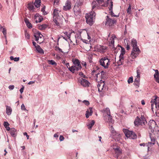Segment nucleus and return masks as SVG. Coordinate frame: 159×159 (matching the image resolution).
<instances>
[{"label":"nucleus","mask_w":159,"mask_h":159,"mask_svg":"<svg viewBox=\"0 0 159 159\" xmlns=\"http://www.w3.org/2000/svg\"><path fill=\"white\" fill-rule=\"evenodd\" d=\"M34 36L35 37V40L37 41H38V43L40 44L43 42V41L41 42H39L38 41L39 39H42V37L43 36V35L40 33V32L38 31L36 32L35 33H34Z\"/></svg>","instance_id":"nucleus-14"},{"label":"nucleus","mask_w":159,"mask_h":159,"mask_svg":"<svg viewBox=\"0 0 159 159\" xmlns=\"http://www.w3.org/2000/svg\"><path fill=\"white\" fill-rule=\"evenodd\" d=\"M34 19L36 23H37L41 22L43 20V18L39 14H36L34 16Z\"/></svg>","instance_id":"nucleus-19"},{"label":"nucleus","mask_w":159,"mask_h":159,"mask_svg":"<svg viewBox=\"0 0 159 159\" xmlns=\"http://www.w3.org/2000/svg\"><path fill=\"white\" fill-rule=\"evenodd\" d=\"M8 88L10 90H13L14 88V86L13 85H11L9 86Z\"/></svg>","instance_id":"nucleus-54"},{"label":"nucleus","mask_w":159,"mask_h":159,"mask_svg":"<svg viewBox=\"0 0 159 159\" xmlns=\"http://www.w3.org/2000/svg\"><path fill=\"white\" fill-rule=\"evenodd\" d=\"M2 32L5 39L6 43L7 44V30L5 28H3Z\"/></svg>","instance_id":"nucleus-34"},{"label":"nucleus","mask_w":159,"mask_h":159,"mask_svg":"<svg viewBox=\"0 0 159 159\" xmlns=\"http://www.w3.org/2000/svg\"><path fill=\"white\" fill-rule=\"evenodd\" d=\"M131 6L129 4V7L127 10V13L129 14H131L132 13L131 12Z\"/></svg>","instance_id":"nucleus-43"},{"label":"nucleus","mask_w":159,"mask_h":159,"mask_svg":"<svg viewBox=\"0 0 159 159\" xmlns=\"http://www.w3.org/2000/svg\"><path fill=\"white\" fill-rule=\"evenodd\" d=\"M151 142H148V143H140L139 144V145L140 146H146V147H147V148H148V150H149V144H152V145H153L152 144H151L150 143Z\"/></svg>","instance_id":"nucleus-37"},{"label":"nucleus","mask_w":159,"mask_h":159,"mask_svg":"<svg viewBox=\"0 0 159 159\" xmlns=\"http://www.w3.org/2000/svg\"><path fill=\"white\" fill-rule=\"evenodd\" d=\"M131 43L133 48V49L136 48L137 49V48H139L137 47V41L135 39H133L131 40Z\"/></svg>","instance_id":"nucleus-23"},{"label":"nucleus","mask_w":159,"mask_h":159,"mask_svg":"<svg viewBox=\"0 0 159 159\" xmlns=\"http://www.w3.org/2000/svg\"><path fill=\"white\" fill-rule=\"evenodd\" d=\"M59 19H53V20L54 23H55V24H56V25L58 26V28H60L61 26L60 25V24L59 22Z\"/></svg>","instance_id":"nucleus-36"},{"label":"nucleus","mask_w":159,"mask_h":159,"mask_svg":"<svg viewBox=\"0 0 159 159\" xmlns=\"http://www.w3.org/2000/svg\"><path fill=\"white\" fill-rule=\"evenodd\" d=\"M35 80H34V81H30L28 83V84L29 85L32 84H34L35 83Z\"/></svg>","instance_id":"nucleus-59"},{"label":"nucleus","mask_w":159,"mask_h":159,"mask_svg":"<svg viewBox=\"0 0 159 159\" xmlns=\"http://www.w3.org/2000/svg\"><path fill=\"white\" fill-rule=\"evenodd\" d=\"M103 117L104 119L106 122L109 123H112L113 122V121L111 114L105 115V116H103Z\"/></svg>","instance_id":"nucleus-13"},{"label":"nucleus","mask_w":159,"mask_h":159,"mask_svg":"<svg viewBox=\"0 0 159 159\" xmlns=\"http://www.w3.org/2000/svg\"><path fill=\"white\" fill-rule=\"evenodd\" d=\"M153 97L154 98L151 101V102L154 103L155 105L156 102H158V101H159V99H157V98H159L157 96H155Z\"/></svg>","instance_id":"nucleus-32"},{"label":"nucleus","mask_w":159,"mask_h":159,"mask_svg":"<svg viewBox=\"0 0 159 159\" xmlns=\"http://www.w3.org/2000/svg\"><path fill=\"white\" fill-rule=\"evenodd\" d=\"M83 102L86 105L88 106L89 104V102L86 100H84L83 101Z\"/></svg>","instance_id":"nucleus-52"},{"label":"nucleus","mask_w":159,"mask_h":159,"mask_svg":"<svg viewBox=\"0 0 159 159\" xmlns=\"http://www.w3.org/2000/svg\"><path fill=\"white\" fill-rule=\"evenodd\" d=\"M59 2V1L58 0H54V5H57Z\"/></svg>","instance_id":"nucleus-58"},{"label":"nucleus","mask_w":159,"mask_h":159,"mask_svg":"<svg viewBox=\"0 0 159 159\" xmlns=\"http://www.w3.org/2000/svg\"><path fill=\"white\" fill-rule=\"evenodd\" d=\"M121 53H120V56H122L124 57V55L125 53V49L121 47V49L120 50Z\"/></svg>","instance_id":"nucleus-41"},{"label":"nucleus","mask_w":159,"mask_h":159,"mask_svg":"<svg viewBox=\"0 0 159 159\" xmlns=\"http://www.w3.org/2000/svg\"><path fill=\"white\" fill-rule=\"evenodd\" d=\"M106 49V47L103 46L99 45L97 47L98 50L99 52H103Z\"/></svg>","instance_id":"nucleus-26"},{"label":"nucleus","mask_w":159,"mask_h":159,"mask_svg":"<svg viewBox=\"0 0 159 159\" xmlns=\"http://www.w3.org/2000/svg\"><path fill=\"white\" fill-rule=\"evenodd\" d=\"M45 7H44L41 9V11L43 12V14L44 15H46L47 14L46 11H45Z\"/></svg>","instance_id":"nucleus-47"},{"label":"nucleus","mask_w":159,"mask_h":159,"mask_svg":"<svg viewBox=\"0 0 159 159\" xmlns=\"http://www.w3.org/2000/svg\"><path fill=\"white\" fill-rule=\"evenodd\" d=\"M95 16L96 14L93 11L89 13H87L85 16L87 23L92 25L94 22Z\"/></svg>","instance_id":"nucleus-2"},{"label":"nucleus","mask_w":159,"mask_h":159,"mask_svg":"<svg viewBox=\"0 0 159 159\" xmlns=\"http://www.w3.org/2000/svg\"><path fill=\"white\" fill-rule=\"evenodd\" d=\"M24 21L28 28L30 29L32 28V25L29 22V20L27 19H25L24 20Z\"/></svg>","instance_id":"nucleus-27"},{"label":"nucleus","mask_w":159,"mask_h":159,"mask_svg":"<svg viewBox=\"0 0 159 159\" xmlns=\"http://www.w3.org/2000/svg\"><path fill=\"white\" fill-rule=\"evenodd\" d=\"M95 121L94 120H92L90 123H88L87 126L88 127V129H91Z\"/></svg>","instance_id":"nucleus-29"},{"label":"nucleus","mask_w":159,"mask_h":159,"mask_svg":"<svg viewBox=\"0 0 159 159\" xmlns=\"http://www.w3.org/2000/svg\"><path fill=\"white\" fill-rule=\"evenodd\" d=\"M105 0H96L94 1L92 3V10H93L95 8H98L100 6L105 7L107 4L105 2Z\"/></svg>","instance_id":"nucleus-3"},{"label":"nucleus","mask_w":159,"mask_h":159,"mask_svg":"<svg viewBox=\"0 0 159 159\" xmlns=\"http://www.w3.org/2000/svg\"><path fill=\"white\" fill-rule=\"evenodd\" d=\"M72 62L74 65L81 66L79 61L77 59H73Z\"/></svg>","instance_id":"nucleus-33"},{"label":"nucleus","mask_w":159,"mask_h":159,"mask_svg":"<svg viewBox=\"0 0 159 159\" xmlns=\"http://www.w3.org/2000/svg\"><path fill=\"white\" fill-rule=\"evenodd\" d=\"M102 111L103 113V116H105V115H110L111 114L110 110L108 108H107L105 109H103Z\"/></svg>","instance_id":"nucleus-24"},{"label":"nucleus","mask_w":159,"mask_h":159,"mask_svg":"<svg viewBox=\"0 0 159 159\" xmlns=\"http://www.w3.org/2000/svg\"><path fill=\"white\" fill-rule=\"evenodd\" d=\"M71 8V2L69 0H67L65 5L63 7V10L65 11L69 10Z\"/></svg>","instance_id":"nucleus-17"},{"label":"nucleus","mask_w":159,"mask_h":159,"mask_svg":"<svg viewBox=\"0 0 159 159\" xmlns=\"http://www.w3.org/2000/svg\"><path fill=\"white\" fill-rule=\"evenodd\" d=\"M111 147L113 149L114 152L116 154V157L117 158L121 153V151L120 150L119 147L116 145V144L115 145H113L111 146Z\"/></svg>","instance_id":"nucleus-10"},{"label":"nucleus","mask_w":159,"mask_h":159,"mask_svg":"<svg viewBox=\"0 0 159 159\" xmlns=\"http://www.w3.org/2000/svg\"><path fill=\"white\" fill-rule=\"evenodd\" d=\"M128 82L129 84L133 82V78L132 77H130L128 80Z\"/></svg>","instance_id":"nucleus-48"},{"label":"nucleus","mask_w":159,"mask_h":159,"mask_svg":"<svg viewBox=\"0 0 159 159\" xmlns=\"http://www.w3.org/2000/svg\"><path fill=\"white\" fill-rule=\"evenodd\" d=\"M3 125L6 128L9 126V124L7 122H4L3 123Z\"/></svg>","instance_id":"nucleus-49"},{"label":"nucleus","mask_w":159,"mask_h":159,"mask_svg":"<svg viewBox=\"0 0 159 159\" xmlns=\"http://www.w3.org/2000/svg\"><path fill=\"white\" fill-rule=\"evenodd\" d=\"M106 19V25L109 26H111L112 25L115 23L116 20L115 19H112L109 18L108 16H107Z\"/></svg>","instance_id":"nucleus-12"},{"label":"nucleus","mask_w":159,"mask_h":159,"mask_svg":"<svg viewBox=\"0 0 159 159\" xmlns=\"http://www.w3.org/2000/svg\"><path fill=\"white\" fill-rule=\"evenodd\" d=\"M36 49L40 53H44V51L39 45H37Z\"/></svg>","instance_id":"nucleus-35"},{"label":"nucleus","mask_w":159,"mask_h":159,"mask_svg":"<svg viewBox=\"0 0 159 159\" xmlns=\"http://www.w3.org/2000/svg\"><path fill=\"white\" fill-rule=\"evenodd\" d=\"M25 36L26 39H30V34L26 31L25 32Z\"/></svg>","instance_id":"nucleus-45"},{"label":"nucleus","mask_w":159,"mask_h":159,"mask_svg":"<svg viewBox=\"0 0 159 159\" xmlns=\"http://www.w3.org/2000/svg\"><path fill=\"white\" fill-rule=\"evenodd\" d=\"M99 63L100 65L106 69L108 68L110 64L109 60L106 57L102 58L100 60Z\"/></svg>","instance_id":"nucleus-6"},{"label":"nucleus","mask_w":159,"mask_h":159,"mask_svg":"<svg viewBox=\"0 0 159 159\" xmlns=\"http://www.w3.org/2000/svg\"><path fill=\"white\" fill-rule=\"evenodd\" d=\"M110 129L112 135L116 138L117 140H118L121 137V135L120 133L118 131H116L112 125L110 126Z\"/></svg>","instance_id":"nucleus-8"},{"label":"nucleus","mask_w":159,"mask_h":159,"mask_svg":"<svg viewBox=\"0 0 159 159\" xmlns=\"http://www.w3.org/2000/svg\"><path fill=\"white\" fill-rule=\"evenodd\" d=\"M140 52V51L139 48H137V49L136 48L133 49L130 56L133 59H135L139 54Z\"/></svg>","instance_id":"nucleus-9"},{"label":"nucleus","mask_w":159,"mask_h":159,"mask_svg":"<svg viewBox=\"0 0 159 159\" xmlns=\"http://www.w3.org/2000/svg\"><path fill=\"white\" fill-rule=\"evenodd\" d=\"M60 12L57 9H55L53 11V19H59V12Z\"/></svg>","instance_id":"nucleus-18"},{"label":"nucleus","mask_w":159,"mask_h":159,"mask_svg":"<svg viewBox=\"0 0 159 159\" xmlns=\"http://www.w3.org/2000/svg\"><path fill=\"white\" fill-rule=\"evenodd\" d=\"M28 8L30 10H33L34 8V6L32 4L29 3L28 4Z\"/></svg>","instance_id":"nucleus-39"},{"label":"nucleus","mask_w":159,"mask_h":159,"mask_svg":"<svg viewBox=\"0 0 159 159\" xmlns=\"http://www.w3.org/2000/svg\"><path fill=\"white\" fill-rule=\"evenodd\" d=\"M152 103V104L151 105V109L152 110V111H153V107L154 105H155V104L154 103Z\"/></svg>","instance_id":"nucleus-63"},{"label":"nucleus","mask_w":159,"mask_h":159,"mask_svg":"<svg viewBox=\"0 0 159 159\" xmlns=\"http://www.w3.org/2000/svg\"><path fill=\"white\" fill-rule=\"evenodd\" d=\"M10 132L12 136L15 137L16 136L17 132L16 130L14 128H11L10 130Z\"/></svg>","instance_id":"nucleus-28"},{"label":"nucleus","mask_w":159,"mask_h":159,"mask_svg":"<svg viewBox=\"0 0 159 159\" xmlns=\"http://www.w3.org/2000/svg\"><path fill=\"white\" fill-rule=\"evenodd\" d=\"M127 63L128 64V65H130L132 64V63L130 61H129V60H128L127 61Z\"/></svg>","instance_id":"nucleus-61"},{"label":"nucleus","mask_w":159,"mask_h":159,"mask_svg":"<svg viewBox=\"0 0 159 159\" xmlns=\"http://www.w3.org/2000/svg\"><path fill=\"white\" fill-rule=\"evenodd\" d=\"M113 2L112 1H111L110 4L109 6V13H110V15L112 16H114L116 17H118L119 15H115L113 11Z\"/></svg>","instance_id":"nucleus-15"},{"label":"nucleus","mask_w":159,"mask_h":159,"mask_svg":"<svg viewBox=\"0 0 159 159\" xmlns=\"http://www.w3.org/2000/svg\"><path fill=\"white\" fill-rule=\"evenodd\" d=\"M95 75H96V78H97V79H96V80H98V79H97V78H98V76L99 75H100V74L99 73H97V74H95Z\"/></svg>","instance_id":"nucleus-64"},{"label":"nucleus","mask_w":159,"mask_h":159,"mask_svg":"<svg viewBox=\"0 0 159 159\" xmlns=\"http://www.w3.org/2000/svg\"><path fill=\"white\" fill-rule=\"evenodd\" d=\"M137 75L136 77H140V72L139 70H137Z\"/></svg>","instance_id":"nucleus-57"},{"label":"nucleus","mask_w":159,"mask_h":159,"mask_svg":"<svg viewBox=\"0 0 159 159\" xmlns=\"http://www.w3.org/2000/svg\"><path fill=\"white\" fill-rule=\"evenodd\" d=\"M149 137L151 139V144H154L156 141V134L159 131L158 129V126L156 122L153 120H150L148 124Z\"/></svg>","instance_id":"nucleus-1"},{"label":"nucleus","mask_w":159,"mask_h":159,"mask_svg":"<svg viewBox=\"0 0 159 159\" xmlns=\"http://www.w3.org/2000/svg\"><path fill=\"white\" fill-rule=\"evenodd\" d=\"M153 70L155 72L154 75V77L155 81L159 84V72L157 70L153 69Z\"/></svg>","instance_id":"nucleus-20"},{"label":"nucleus","mask_w":159,"mask_h":159,"mask_svg":"<svg viewBox=\"0 0 159 159\" xmlns=\"http://www.w3.org/2000/svg\"><path fill=\"white\" fill-rule=\"evenodd\" d=\"M12 112V109L11 107L8 106H7L6 113L8 115H10L11 114Z\"/></svg>","instance_id":"nucleus-30"},{"label":"nucleus","mask_w":159,"mask_h":159,"mask_svg":"<svg viewBox=\"0 0 159 159\" xmlns=\"http://www.w3.org/2000/svg\"><path fill=\"white\" fill-rule=\"evenodd\" d=\"M10 59L11 60H14L15 61H19V57H15L14 58L13 56H11Z\"/></svg>","instance_id":"nucleus-42"},{"label":"nucleus","mask_w":159,"mask_h":159,"mask_svg":"<svg viewBox=\"0 0 159 159\" xmlns=\"http://www.w3.org/2000/svg\"><path fill=\"white\" fill-rule=\"evenodd\" d=\"M104 81L101 82L98 84L97 86L99 92H101L102 90H105L106 88H104Z\"/></svg>","instance_id":"nucleus-16"},{"label":"nucleus","mask_w":159,"mask_h":159,"mask_svg":"<svg viewBox=\"0 0 159 159\" xmlns=\"http://www.w3.org/2000/svg\"><path fill=\"white\" fill-rule=\"evenodd\" d=\"M63 33L66 36H67V37L68 39H70L71 34L70 33V34H68V33L66 31V32H64Z\"/></svg>","instance_id":"nucleus-44"},{"label":"nucleus","mask_w":159,"mask_h":159,"mask_svg":"<svg viewBox=\"0 0 159 159\" xmlns=\"http://www.w3.org/2000/svg\"><path fill=\"white\" fill-rule=\"evenodd\" d=\"M66 66L67 68L69 69V68L70 66V64L69 63H66Z\"/></svg>","instance_id":"nucleus-62"},{"label":"nucleus","mask_w":159,"mask_h":159,"mask_svg":"<svg viewBox=\"0 0 159 159\" xmlns=\"http://www.w3.org/2000/svg\"><path fill=\"white\" fill-rule=\"evenodd\" d=\"M116 38V37L115 35H112L111 37V38L110 40L108 41L109 45L110 46H112L114 45V39Z\"/></svg>","instance_id":"nucleus-21"},{"label":"nucleus","mask_w":159,"mask_h":159,"mask_svg":"<svg viewBox=\"0 0 159 159\" xmlns=\"http://www.w3.org/2000/svg\"><path fill=\"white\" fill-rule=\"evenodd\" d=\"M64 139V138L62 135H60L59 137V140L60 141H62Z\"/></svg>","instance_id":"nucleus-55"},{"label":"nucleus","mask_w":159,"mask_h":159,"mask_svg":"<svg viewBox=\"0 0 159 159\" xmlns=\"http://www.w3.org/2000/svg\"><path fill=\"white\" fill-rule=\"evenodd\" d=\"M92 108L91 107H90L86 111V113L85 114L86 117L88 118L89 117V116H91L93 114Z\"/></svg>","instance_id":"nucleus-22"},{"label":"nucleus","mask_w":159,"mask_h":159,"mask_svg":"<svg viewBox=\"0 0 159 159\" xmlns=\"http://www.w3.org/2000/svg\"><path fill=\"white\" fill-rule=\"evenodd\" d=\"M47 27V25L46 24H43L39 26V28L41 30H43L45 29Z\"/></svg>","instance_id":"nucleus-40"},{"label":"nucleus","mask_w":159,"mask_h":159,"mask_svg":"<svg viewBox=\"0 0 159 159\" xmlns=\"http://www.w3.org/2000/svg\"><path fill=\"white\" fill-rule=\"evenodd\" d=\"M82 68L81 66L74 65L71 67H69V70L72 73H74L75 71L80 70Z\"/></svg>","instance_id":"nucleus-11"},{"label":"nucleus","mask_w":159,"mask_h":159,"mask_svg":"<svg viewBox=\"0 0 159 159\" xmlns=\"http://www.w3.org/2000/svg\"><path fill=\"white\" fill-rule=\"evenodd\" d=\"M33 45L34 46L35 48H36V47H37V45H38L35 42H33Z\"/></svg>","instance_id":"nucleus-60"},{"label":"nucleus","mask_w":159,"mask_h":159,"mask_svg":"<svg viewBox=\"0 0 159 159\" xmlns=\"http://www.w3.org/2000/svg\"><path fill=\"white\" fill-rule=\"evenodd\" d=\"M139 78V77L136 76V78L135 79L134 82H136L137 83H139L140 81Z\"/></svg>","instance_id":"nucleus-50"},{"label":"nucleus","mask_w":159,"mask_h":159,"mask_svg":"<svg viewBox=\"0 0 159 159\" xmlns=\"http://www.w3.org/2000/svg\"><path fill=\"white\" fill-rule=\"evenodd\" d=\"M78 82L84 87H89L90 84V83L88 81L83 78H79L78 80Z\"/></svg>","instance_id":"nucleus-7"},{"label":"nucleus","mask_w":159,"mask_h":159,"mask_svg":"<svg viewBox=\"0 0 159 159\" xmlns=\"http://www.w3.org/2000/svg\"><path fill=\"white\" fill-rule=\"evenodd\" d=\"M24 89V87L23 86L20 89V91L21 93H22L23 92Z\"/></svg>","instance_id":"nucleus-56"},{"label":"nucleus","mask_w":159,"mask_h":159,"mask_svg":"<svg viewBox=\"0 0 159 159\" xmlns=\"http://www.w3.org/2000/svg\"><path fill=\"white\" fill-rule=\"evenodd\" d=\"M41 3V1L40 0H35L34 5L36 7L38 8L40 6Z\"/></svg>","instance_id":"nucleus-31"},{"label":"nucleus","mask_w":159,"mask_h":159,"mask_svg":"<svg viewBox=\"0 0 159 159\" xmlns=\"http://www.w3.org/2000/svg\"><path fill=\"white\" fill-rule=\"evenodd\" d=\"M124 57L122 56H119V60L117 62L118 66H120L122 65L124 62Z\"/></svg>","instance_id":"nucleus-25"},{"label":"nucleus","mask_w":159,"mask_h":159,"mask_svg":"<svg viewBox=\"0 0 159 159\" xmlns=\"http://www.w3.org/2000/svg\"><path fill=\"white\" fill-rule=\"evenodd\" d=\"M123 131L126 136L130 139H135L137 138V135L133 131H129L127 129H123Z\"/></svg>","instance_id":"nucleus-5"},{"label":"nucleus","mask_w":159,"mask_h":159,"mask_svg":"<svg viewBox=\"0 0 159 159\" xmlns=\"http://www.w3.org/2000/svg\"><path fill=\"white\" fill-rule=\"evenodd\" d=\"M48 62L49 64L56 66L57 65V63L52 60H48Z\"/></svg>","instance_id":"nucleus-38"},{"label":"nucleus","mask_w":159,"mask_h":159,"mask_svg":"<svg viewBox=\"0 0 159 159\" xmlns=\"http://www.w3.org/2000/svg\"><path fill=\"white\" fill-rule=\"evenodd\" d=\"M134 124L135 125H145L147 123L145 117L143 116H141V117L139 118L138 116H137L134 122Z\"/></svg>","instance_id":"nucleus-4"},{"label":"nucleus","mask_w":159,"mask_h":159,"mask_svg":"<svg viewBox=\"0 0 159 159\" xmlns=\"http://www.w3.org/2000/svg\"><path fill=\"white\" fill-rule=\"evenodd\" d=\"M21 109L22 110L26 111H28V110H27L26 109L25 107V106L24 105V104H22V105L21 106Z\"/></svg>","instance_id":"nucleus-46"},{"label":"nucleus","mask_w":159,"mask_h":159,"mask_svg":"<svg viewBox=\"0 0 159 159\" xmlns=\"http://www.w3.org/2000/svg\"><path fill=\"white\" fill-rule=\"evenodd\" d=\"M155 107L157 110H159V101L158 102H156Z\"/></svg>","instance_id":"nucleus-51"},{"label":"nucleus","mask_w":159,"mask_h":159,"mask_svg":"<svg viewBox=\"0 0 159 159\" xmlns=\"http://www.w3.org/2000/svg\"><path fill=\"white\" fill-rule=\"evenodd\" d=\"M79 75L84 78H85L86 77V76L84 75V73L82 72H80L79 73Z\"/></svg>","instance_id":"nucleus-53"}]
</instances>
